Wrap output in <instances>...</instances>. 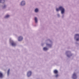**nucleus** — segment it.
<instances>
[{"label": "nucleus", "mask_w": 79, "mask_h": 79, "mask_svg": "<svg viewBox=\"0 0 79 79\" xmlns=\"http://www.w3.org/2000/svg\"><path fill=\"white\" fill-rule=\"evenodd\" d=\"M59 10H61L62 14H63L64 13V9L62 6L60 7L59 8L56 9L57 11H58Z\"/></svg>", "instance_id": "nucleus-1"}, {"label": "nucleus", "mask_w": 79, "mask_h": 79, "mask_svg": "<svg viewBox=\"0 0 79 79\" xmlns=\"http://www.w3.org/2000/svg\"><path fill=\"white\" fill-rule=\"evenodd\" d=\"M73 78L74 79H76L77 78V76H76V73H74L73 74Z\"/></svg>", "instance_id": "nucleus-2"}, {"label": "nucleus", "mask_w": 79, "mask_h": 79, "mask_svg": "<svg viewBox=\"0 0 79 79\" xmlns=\"http://www.w3.org/2000/svg\"><path fill=\"white\" fill-rule=\"evenodd\" d=\"M75 37H77L78 38H77L76 40L77 41H79V34H76L75 35Z\"/></svg>", "instance_id": "nucleus-3"}, {"label": "nucleus", "mask_w": 79, "mask_h": 79, "mask_svg": "<svg viewBox=\"0 0 79 79\" xmlns=\"http://www.w3.org/2000/svg\"><path fill=\"white\" fill-rule=\"evenodd\" d=\"M31 74H32V72L31 71H29L28 72L27 74L28 77H29L31 75Z\"/></svg>", "instance_id": "nucleus-4"}, {"label": "nucleus", "mask_w": 79, "mask_h": 79, "mask_svg": "<svg viewBox=\"0 0 79 79\" xmlns=\"http://www.w3.org/2000/svg\"><path fill=\"white\" fill-rule=\"evenodd\" d=\"M23 37L21 36H19V37L18 40L19 41H21L23 40Z\"/></svg>", "instance_id": "nucleus-5"}, {"label": "nucleus", "mask_w": 79, "mask_h": 79, "mask_svg": "<svg viewBox=\"0 0 79 79\" xmlns=\"http://www.w3.org/2000/svg\"><path fill=\"white\" fill-rule=\"evenodd\" d=\"M21 5H25V2L22 1L21 4Z\"/></svg>", "instance_id": "nucleus-6"}, {"label": "nucleus", "mask_w": 79, "mask_h": 79, "mask_svg": "<svg viewBox=\"0 0 79 79\" xmlns=\"http://www.w3.org/2000/svg\"><path fill=\"white\" fill-rule=\"evenodd\" d=\"M16 44L15 43V42H12V46H15L16 45Z\"/></svg>", "instance_id": "nucleus-7"}, {"label": "nucleus", "mask_w": 79, "mask_h": 79, "mask_svg": "<svg viewBox=\"0 0 79 79\" xmlns=\"http://www.w3.org/2000/svg\"><path fill=\"white\" fill-rule=\"evenodd\" d=\"M54 73L55 74H57L58 73V71L56 70H55L54 71Z\"/></svg>", "instance_id": "nucleus-8"}, {"label": "nucleus", "mask_w": 79, "mask_h": 79, "mask_svg": "<svg viewBox=\"0 0 79 79\" xmlns=\"http://www.w3.org/2000/svg\"><path fill=\"white\" fill-rule=\"evenodd\" d=\"M3 77V74L1 73H0V77L2 78Z\"/></svg>", "instance_id": "nucleus-9"}, {"label": "nucleus", "mask_w": 79, "mask_h": 79, "mask_svg": "<svg viewBox=\"0 0 79 79\" xmlns=\"http://www.w3.org/2000/svg\"><path fill=\"white\" fill-rule=\"evenodd\" d=\"M35 23H37V19L36 17L35 18Z\"/></svg>", "instance_id": "nucleus-10"}, {"label": "nucleus", "mask_w": 79, "mask_h": 79, "mask_svg": "<svg viewBox=\"0 0 79 79\" xmlns=\"http://www.w3.org/2000/svg\"><path fill=\"white\" fill-rule=\"evenodd\" d=\"M44 50H48V48H47L44 47L43 48Z\"/></svg>", "instance_id": "nucleus-11"}, {"label": "nucleus", "mask_w": 79, "mask_h": 79, "mask_svg": "<svg viewBox=\"0 0 79 79\" xmlns=\"http://www.w3.org/2000/svg\"><path fill=\"white\" fill-rule=\"evenodd\" d=\"M9 17H10V15H7L5 16V18H8Z\"/></svg>", "instance_id": "nucleus-12"}, {"label": "nucleus", "mask_w": 79, "mask_h": 79, "mask_svg": "<svg viewBox=\"0 0 79 79\" xmlns=\"http://www.w3.org/2000/svg\"><path fill=\"white\" fill-rule=\"evenodd\" d=\"M38 11L39 10L37 8L35 10V12H38Z\"/></svg>", "instance_id": "nucleus-13"}, {"label": "nucleus", "mask_w": 79, "mask_h": 79, "mask_svg": "<svg viewBox=\"0 0 79 79\" xmlns=\"http://www.w3.org/2000/svg\"><path fill=\"white\" fill-rule=\"evenodd\" d=\"M9 73H10V69H9L7 72L8 75H9Z\"/></svg>", "instance_id": "nucleus-14"}, {"label": "nucleus", "mask_w": 79, "mask_h": 79, "mask_svg": "<svg viewBox=\"0 0 79 79\" xmlns=\"http://www.w3.org/2000/svg\"><path fill=\"white\" fill-rule=\"evenodd\" d=\"M58 74H57L56 75V77H58Z\"/></svg>", "instance_id": "nucleus-15"}, {"label": "nucleus", "mask_w": 79, "mask_h": 79, "mask_svg": "<svg viewBox=\"0 0 79 79\" xmlns=\"http://www.w3.org/2000/svg\"><path fill=\"white\" fill-rule=\"evenodd\" d=\"M47 45H48V46H50V44H47Z\"/></svg>", "instance_id": "nucleus-16"}, {"label": "nucleus", "mask_w": 79, "mask_h": 79, "mask_svg": "<svg viewBox=\"0 0 79 79\" xmlns=\"http://www.w3.org/2000/svg\"><path fill=\"white\" fill-rule=\"evenodd\" d=\"M6 7V6L5 5L3 7V8H5Z\"/></svg>", "instance_id": "nucleus-17"}, {"label": "nucleus", "mask_w": 79, "mask_h": 79, "mask_svg": "<svg viewBox=\"0 0 79 79\" xmlns=\"http://www.w3.org/2000/svg\"><path fill=\"white\" fill-rule=\"evenodd\" d=\"M1 1H2V0H0V3L1 2Z\"/></svg>", "instance_id": "nucleus-18"}, {"label": "nucleus", "mask_w": 79, "mask_h": 79, "mask_svg": "<svg viewBox=\"0 0 79 79\" xmlns=\"http://www.w3.org/2000/svg\"><path fill=\"white\" fill-rule=\"evenodd\" d=\"M3 1H4V2H5V0H3Z\"/></svg>", "instance_id": "nucleus-19"}]
</instances>
